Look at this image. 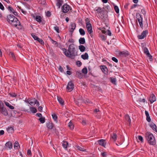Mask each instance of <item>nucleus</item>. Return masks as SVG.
I'll use <instances>...</instances> for the list:
<instances>
[{"instance_id": "38", "label": "nucleus", "mask_w": 157, "mask_h": 157, "mask_svg": "<svg viewBox=\"0 0 157 157\" xmlns=\"http://www.w3.org/2000/svg\"><path fill=\"white\" fill-rule=\"evenodd\" d=\"M30 111L33 113H35L37 112L36 109L33 107H30Z\"/></svg>"}, {"instance_id": "13", "label": "nucleus", "mask_w": 157, "mask_h": 157, "mask_svg": "<svg viewBox=\"0 0 157 157\" xmlns=\"http://www.w3.org/2000/svg\"><path fill=\"white\" fill-rule=\"evenodd\" d=\"M36 99L35 98H32V99H28L27 101H25L27 103H28L32 106L34 105V104L36 101Z\"/></svg>"}, {"instance_id": "59", "label": "nucleus", "mask_w": 157, "mask_h": 157, "mask_svg": "<svg viewBox=\"0 0 157 157\" xmlns=\"http://www.w3.org/2000/svg\"><path fill=\"white\" fill-rule=\"evenodd\" d=\"M32 36L33 39L35 40H37L39 38L37 36L35 35L32 34Z\"/></svg>"}, {"instance_id": "33", "label": "nucleus", "mask_w": 157, "mask_h": 157, "mask_svg": "<svg viewBox=\"0 0 157 157\" xmlns=\"http://www.w3.org/2000/svg\"><path fill=\"white\" fill-rule=\"evenodd\" d=\"M14 147L15 149H18L20 147V146L18 142L16 141L14 144Z\"/></svg>"}, {"instance_id": "19", "label": "nucleus", "mask_w": 157, "mask_h": 157, "mask_svg": "<svg viewBox=\"0 0 157 157\" xmlns=\"http://www.w3.org/2000/svg\"><path fill=\"white\" fill-rule=\"evenodd\" d=\"M57 2L56 5L58 6V8H60V6L63 3V0H56Z\"/></svg>"}, {"instance_id": "53", "label": "nucleus", "mask_w": 157, "mask_h": 157, "mask_svg": "<svg viewBox=\"0 0 157 157\" xmlns=\"http://www.w3.org/2000/svg\"><path fill=\"white\" fill-rule=\"evenodd\" d=\"M147 57H149V59L151 61H152L153 60L152 56L151 55L150 53L147 54Z\"/></svg>"}, {"instance_id": "64", "label": "nucleus", "mask_w": 157, "mask_h": 157, "mask_svg": "<svg viewBox=\"0 0 157 157\" xmlns=\"http://www.w3.org/2000/svg\"><path fill=\"white\" fill-rule=\"evenodd\" d=\"M46 16L47 17H50L51 15V13L49 11H48L46 13Z\"/></svg>"}, {"instance_id": "7", "label": "nucleus", "mask_w": 157, "mask_h": 157, "mask_svg": "<svg viewBox=\"0 0 157 157\" xmlns=\"http://www.w3.org/2000/svg\"><path fill=\"white\" fill-rule=\"evenodd\" d=\"M7 18L8 21L10 24L12 23L14 20L16 21L17 20V18L11 14H9L7 16Z\"/></svg>"}, {"instance_id": "24", "label": "nucleus", "mask_w": 157, "mask_h": 157, "mask_svg": "<svg viewBox=\"0 0 157 157\" xmlns=\"http://www.w3.org/2000/svg\"><path fill=\"white\" fill-rule=\"evenodd\" d=\"M81 57L84 60L88 59L89 58V56L87 53H85L84 55H82Z\"/></svg>"}, {"instance_id": "5", "label": "nucleus", "mask_w": 157, "mask_h": 157, "mask_svg": "<svg viewBox=\"0 0 157 157\" xmlns=\"http://www.w3.org/2000/svg\"><path fill=\"white\" fill-rule=\"evenodd\" d=\"M116 54L118 57L123 58L125 57L128 55V52L126 51H117L116 52Z\"/></svg>"}, {"instance_id": "12", "label": "nucleus", "mask_w": 157, "mask_h": 157, "mask_svg": "<svg viewBox=\"0 0 157 157\" xmlns=\"http://www.w3.org/2000/svg\"><path fill=\"white\" fill-rule=\"evenodd\" d=\"M149 100L150 102L152 103L156 100V97L155 95L153 94H150L149 98Z\"/></svg>"}, {"instance_id": "63", "label": "nucleus", "mask_w": 157, "mask_h": 157, "mask_svg": "<svg viewBox=\"0 0 157 157\" xmlns=\"http://www.w3.org/2000/svg\"><path fill=\"white\" fill-rule=\"evenodd\" d=\"M146 120L148 122L151 121V119L149 116L146 117Z\"/></svg>"}, {"instance_id": "25", "label": "nucleus", "mask_w": 157, "mask_h": 157, "mask_svg": "<svg viewBox=\"0 0 157 157\" xmlns=\"http://www.w3.org/2000/svg\"><path fill=\"white\" fill-rule=\"evenodd\" d=\"M136 16L138 21L143 19L142 16L139 13H136Z\"/></svg>"}, {"instance_id": "31", "label": "nucleus", "mask_w": 157, "mask_h": 157, "mask_svg": "<svg viewBox=\"0 0 157 157\" xmlns=\"http://www.w3.org/2000/svg\"><path fill=\"white\" fill-rule=\"evenodd\" d=\"M57 99L61 105H63L64 104V101L61 97H58Z\"/></svg>"}, {"instance_id": "8", "label": "nucleus", "mask_w": 157, "mask_h": 157, "mask_svg": "<svg viewBox=\"0 0 157 157\" xmlns=\"http://www.w3.org/2000/svg\"><path fill=\"white\" fill-rule=\"evenodd\" d=\"M148 31L147 30L144 31L141 33V35H138L137 37L139 39H143L148 34Z\"/></svg>"}, {"instance_id": "60", "label": "nucleus", "mask_w": 157, "mask_h": 157, "mask_svg": "<svg viewBox=\"0 0 157 157\" xmlns=\"http://www.w3.org/2000/svg\"><path fill=\"white\" fill-rule=\"evenodd\" d=\"M0 9L2 10H4V7L2 4L0 2Z\"/></svg>"}, {"instance_id": "36", "label": "nucleus", "mask_w": 157, "mask_h": 157, "mask_svg": "<svg viewBox=\"0 0 157 157\" xmlns=\"http://www.w3.org/2000/svg\"><path fill=\"white\" fill-rule=\"evenodd\" d=\"M52 116L53 118V119L54 120V121L56 122H57V115L55 113H53L52 115Z\"/></svg>"}, {"instance_id": "30", "label": "nucleus", "mask_w": 157, "mask_h": 157, "mask_svg": "<svg viewBox=\"0 0 157 157\" xmlns=\"http://www.w3.org/2000/svg\"><path fill=\"white\" fill-rule=\"evenodd\" d=\"M75 147L78 150L82 151H86V149H85L84 148H83L79 146L76 145L75 146Z\"/></svg>"}, {"instance_id": "10", "label": "nucleus", "mask_w": 157, "mask_h": 157, "mask_svg": "<svg viewBox=\"0 0 157 157\" xmlns=\"http://www.w3.org/2000/svg\"><path fill=\"white\" fill-rule=\"evenodd\" d=\"M117 138V135L115 133H113L111 134L110 141L111 142H114L116 141Z\"/></svg>"}, {"instance_id": "6", "label": "nucleus", "mask_w": 157, "mask_h": 157, "mask_svg": "<svg viewBox=\"0 0 157 157\" xmlns=\"http://www.w3.org/2000/svg\"><path fill=\"white\" fill-rule=\"evenodd\" d=\"M0 112L5 116H7L8 114V111L6 108L4 107L3 103L0 105Z\"/></svg>"}, {"instance_id": "27", "label": "nucleus", "mask_w": 157, "mask_h": 157, "mask_svg": "<svg viewBox=\"0 0 157 157\" xmlns=\"http://www.w3.org/2000/svg\"><path fill=\"white\" fill-rule=\"evenodd\" d=\"M7 131L9 133H12L14 132V129L13 127L10 126L7 128Z\"/></svg>"}, {"instance_id": "52", "label": "nucleus", "mask_w": 157, "mask_h": 157, "mask_svg": "<svg viewBox=\"0 0 157 157\" xmlns=\"http://www.w3.org/2000/svg\"><path fill=\"white\" fill-rule=\"evenodd\" d=\"M63 53L64 54V55L67 56L68 57L70 58L69 53H68L67 52V50L64 52Z\"/></svg>"}, {"instance_id": "14", "label": "nucleus", "mask_w": 157, "mask_h": 157, "mask_svg": "<svg viewBox=\"0 0 157 157\" xmlns=\"http://www.w3.org/2000/svg\"><path fill=\"white\" fill-rule=\"evenodd\" d=\"M11 24L15 27H16L17 25H20V21L17 18V20H16V21L14 20L12 23H11Z\"/></svg>"}, {"instance_id": "62", "label": "nucleus", "mask_w": 157, "mask_h": 157, "mask_svg": "<svg viewBox=\"0 0 157 157\" xmlns=\"http://www.w3.org/2000/svg\"><path fill=\"white\" fill-rule=\"evenodd\" d=\"M138 139L141 142H143V138L142 136H138Z\"/></svg>"}, {"instance_id": "17", "label": "nucleus", "mask_w": 157, "mask_h": 157, "mask_svg": "<svg viewBox=\"0 0 157 157\" xmlns=\"http://www.w3.org/2000/svg\"><path fill=\"white\" fill-rule=\"evenodd\" d=\"M150 126L153 131L157 132V127L155 124L152 123L150 124Z\"/></svg>"}, {"instance_id": "39", "label": "nucleus", "mask_w": 157, "mask_h": 157, "mask_svg": "<svg viewBox=\"0 0 157 157\" xmlns=\"http://www.w3.org/2000/svg\"><path fill=\"white\" fill-rule=\"evenodd\" d=\"M85 21H86V26H89V25H91V24H90V21L89 20V19L88 18H87L86 20H85Z\"/></svg>"}, {"instance_id": "15", "label": "nucleus", "mask_w": 157, "mask_h": 157, "mask_svg": "<svg viewBox=\"0 0 157 157\" xmlns=\"http://www.w3.org/2000/svg\"><path fill=\"white\" fill-rule=\"evenodd\" d=\"M99 145L105 147L106 145L105 140L101 139L98 141Z\"/></svg>"}, {"instance_id": "37", "label": "nucleus", "mask_w": 157, "mask_h": 157, "mask_svg": "<svg viewBox=\"0 0 157 157\" xmlns=\"http://www.w3.org/2000/svg\"><path fill=\"white\" fill-rule=\"evenodd\" d=\"M79 31L80 35H81L83 36L85 34V31L83 29L80 28L79 29Z\"/></svg>"}, {"instance_id": "44", "label": "nucleus", "mask_w": 157, "mask_h": 157, "mask_svg": "<svg viewBox=\"0 0 157 157\" xmlns=\"http://www.w3.org/2000/svg\"><path fill=\"white\" fill-rule=\"evenodd\" d=\"M144 52L147 55L149 53L148 50L147 48L145 47L144 48Z\"/></svg>"}, {"instance_id": "58", "label": "nucleus", "mask_w": 157, "mask_h": 157, "mask_svg": "<svg viewBox=\"0 0 157 157\" xmlns=\"http://www.w3.org/2000/svg\"><path fill=\"white\" fill-rule=\"evenodd\" d=\"M27 155L30 156H32V153L30 150H28L27 151Z\"/></svg>"}, {"instance_id": "48", "label": "nucleus", "mask_w": 157, "mask_h": 157, "mask_svg": "<svg viewBox=\"0 0 157 157\" xmlns=\"http://www.w3.org/2000/svg\"><path fill=\"white\" fill-rule=\"evenodd\" d=\"M37 40L42 45H44V43L41 39H40L39 38Z\"/></svg>"}, {"instance_id": "49", "label": "nucleus", "mask_w": 157, "mask_h": 157, "mask_svg": "<svg viewBox=\"0 0 157 157\" xmlns=\"http://www.w3.org/2000/svg\"><path fill=\"white\" fill-rule=\"evenodd\" d=\"M9 95H10L11 97L15 98L17 96L16 94L14 93H10Z\"/></svg>"}, {"instance_id": "28", "label": "nucleus", "mask_w": 157, "mask_h": 157, "mask_svg": "<svg viewBox=\"0 0 157 157\" xmlns=\"http://www.w3.org/2000/svg\"><path fill=\"white\" fill-rule=\"evenodd\" d=\"M125 119L130 124H131V119L128 114H126L125 116Z\"/></svg>"}, {"instance_id": "40", "label": "nucleus", "mask_w": 157, "mask_h": 157, "mask_svg": "<svg viewBox=\"0 0 157 157\" xmlns=\"http://www.w3.org/2000/svg\"><path fill=\"white\" fill-rule=\"evenodd\" d=\"M139 23L140 27L141 28H143V19L138 21Z\"/></svg>"}, {"instance_id": "45", "label": "nucleus", "mask_w": 157, "mask_h": 157, "mask_svg": "<svg viewBox=\"0 0 157 157\" xmlns=\"http://www.w3.org/2000/svg\"><path fill=\"white\" fill-rule=\"evenodd\" d=\"M114 8L116 13H119V8L117 6L115 5L114 6Z\"/></svg>"}, {"instance_id": "51", "label": "nucleus", "mask_w": 157, "mask_h": 157, "mask_svg": "<svg viewBox=\"0 0 157 157\" xmlns=\"http://www.w3.org/2000/svg\"><path fill=\"white\" fill-rule=\"evenodd\" d=\"M70 25L71 26V28L73 29H75L76 27V24L75 23H72Z\"/></svg>"}, {"instance_id": "29", "label": "nucleus", "mask_w": 157, "mask_h": 157, "mask_svg": "<svg viewBox=\"0 0 157 157\" xmlns=\"http://www.w3.org/2000/svg\"><path fill=\"white\" fill-rule=\"evenodd\" d=\"M79 42L80 44H84L85 43V40L84 38L81 37L79 40Z\"/></svg>"}, {"instance_id": "26", "label": "nucleus", "mask_w": 157, "mask_h": 157, "mask_svg": "<svg viewBox=\"0 0 157 157\" xmlns=\"http://www.w3.org/2000/svg\"><path fill=\"white\" fill-rule=\"evenodd\" d=\"M34 17H35L36 20L39 22V23H40L42 21V18L40 16H37L35 17V16H34Z\"/></svg>"}, {"instance_id": "23", "label": "nucleus", "mask_w": 157, "mask_h": 157, "mask_svg": "<svg viewBox=\"0 0 157 157\" xmlns=\"http://www.w3.org/2000/svg\"><path fill=\"white\" fill-rule=\"evenodd\" d=\"M47 127L49 129H52L54 127V124L52 123L49 122L47 124Z\"/></svg>"}, {"instance_id": "50", "label": "nucleus", "mask_w": 157, "mask_h": 157, "mask_svg": "<svg viewBox=\"0 0 157 157\" xmlns=\"http://www.w3.org/2000/svg\"><path fill=\"white\" fill-rule=\"evenodd\" d=\"M37 1L40 4H44L45 3V0H37Z\"/></svg>"}, {"instance_id": "4", "label": "nucleus", "mask_w": 157, "mask_h": 157, "mask_svg": "<svg viewBox=\"0 0 157 157\" xmlns=\"http://www.w3.org/2000/svg\"><path fill=\"white\" fill-rule=\"evenodd\" d=\"M99 29H100L102 33L103 34V35H100L101 39L102 40H105L106 39V35L108 34V29H107L105 27H103L101 29L99 28Z\"/></svg>"}, {"instance_id": "22", "label": "nucleus", "mask_w": 157, "mask_h": 157, "mask_svg": "<svg viewBox=\"0 0 157 157\" xmlns=\"http://www.w3.org/2000/svg\"><path fill=\"white\" fill-rule=\"evenodd\" d=\"M4 102L6 105L10 109H14V107L11 105L9 103L6 101H4Z\"/></svg>"}, {"instance_id": "42", "label": "nucleus", "mask_w": 157, "mask_h": 157, "mask_svg": "<svg viewBox=\"0 0 157 157\" xmlns=\"http://www.w3.org/2000/svg\"><path fill=\"white\" fill-rule=\"evenodd\" d=\"M39 120L41 123H44L45 121V118L44 117H41L39 119Z\"/></svg>"}, {"instance_id": "9", "label": "nucleus", "mask_w": 157, "mask_h": 157, "mask_svg": "<svg viewBox=\"0 0 157 157\" xmlns=\"http://www.w3.org/2000/svg\"><path fill=\"white\" fill-rule=\"evenodd\" d=\"M74 88V85L72 82L70 81L68 83L66 89L69 92H71L73 89Z\"/></svg>"}, {"instance_id": "56", "label": "nucleus", "mask_w": 157, "mask_h": 157, "mask_svg": "<svg viewBox=\"0 0 157 157\" xmlns=\"http://www.w3.org/2000/svg\"><path fill=\"white\" fill-rule=\"evenodd\" d=\"M82 64V63L79 61H78L76 62V65L79 67H80Z\"/></svg>"}, {"instance_id": "2", "label": "nucleus", "mask_w": 157, "mask_h": 157, "mask_svg": "<svg viewBox=\"0 0 157 157\" xmlns=\"http://www.w3.org/2000/svg\"><path fill=\"white\" fill-rule=\"evenodd\" d=\"M145 137L150 144L154 145L155 144V139L152 134L147 132L146 133Z\"/></svg>"}, {"instance_id": "16", "label": "nucleus", "mask_w": 157, "mask_h": 157, "mask_svg": "<svg viewBox=\"0 0 157 157\" xmlns=\"http://www.w3.org/2000/svg\"><path fill=\"white\" fill-rule=\"evenodd\" d=\"M110 82L111 83L115 85H116L117 84V79L116 78L114 77H110L109 78Z\"/></svg>"}, {"instance_id": "41", "label": "nucleus", "mask_w": 157, "mask_h": 157, "mask_svg": "<svg viewBox=\"0 0 157 157\" xmlns=\"http://www.w3.org/2000/svg\"><path fill=\"white\" fill-rule=\"evenodd\" d=\"M50 40L52 42V44H53L55 45H56V47H58V44L57 42L53 40L52 39L50 38Z\"/></svg>"}, {"instance_id": "35", "label": "nucleus", "mask_w": 157, "mask_h": 157, "mask_svg": "<svg viewBox=\"0 0 157 157\" xmlns=\"http://www.w3.org/2000/svg\"><path fill=\"white\" fill-rule=\"evenodd\" d=\"M76 74V76L79 78H82V75L80 71L77 72Z\"/></svg>"}, {"instance_id": "3", "label": "nucleus", "mask_w": 157, "mask_h": 157, "mask_svg": "<svg viewBox=\"0 0 157 157\" xmlns=\"http://www.w3.org/2000/svg\"><path fill=\"white\" fill-rule=\"evenodd\" d=\"M68 52L70 54V58L73 59V57L77 55V52L75 48V45L74 44H70L68 47Z\"/></svg>"}, {"instance_id": "61", "label": "nucleus", "mask_w": 157, "mask_h": 157, "mask_svg": "<svg viewBox=\"0 0 157 157\" xmlns=\"http://www.w3.org/2000/svg\"><path fill=\"white\" fill-rule=\"evenodd\" d=\"M43 108L41 106H39L38 108V110L40 112L42 111Z\"/></svg>"}, {"instance_id": "43", "label": "nucleus", "mask_w": 157, "mask_h": 157, "mask_svg": "<svg viewBox=\"0 0 157 157\" xmlns=\"http://www.w3.org/2000/svg\"><path fill=\"white\" fill-rule=\"evenodd\" d=\"M82 72L84 74H86L87 73V70L86 67L84 68L82 70Z\"/></svg>"}, {"instance_id": "32", "label": "nucleus", "mask_w": 157, "mask_h": 157, "mask_svg": "<svg viewBox=\"0 0 157 157\" xmlns=\"http://www.w3.org/2000/svg\"><path fill=\"white\" fill-rule=\"evenodd\" d=\"M79 49L81 52H83L85 51L86 48L82 45H80L78 47Z\"/></svg>"}, {"instance_id": "20", "label": "nucleus", "mask_w": 157, "mask_h": 157, "mask_svg": "<svg viewBox=\"0 0 157 157\" xmlns=\"http://www.w3.org/2000/svg\"><path fill=\"white\" fill-rule=\"evenodd\" d=\"M86 27L88 32L91 34L93 33L91 25L86 26Z\"/></svg>"}, {"instance_id": "46", "label": "nucleus", "mask_w": 157, "mask_h": 157, "mask_svg": "<svg viewBox=\"0 0 157 157\" xmlns=\"http://www.w3.org/2000/svg\"><path fill=\"white\" fill-rule=\"evenodd\" d=\"M9 55L11 57H12V58L14 60H15L16 59V58L15 57V56L13 52H10L9 54Z\"/></svg>"}, {"instance_id": "47", "label": "nucleus", "mask_w": 157, "mask_h": 157, "mask_svg": "<svg viewBox=\"0 0 157 157\" xmlns=\"http://www.w3.org/2000/svg\"><path fill=\"white\" fill-rule=\"evenodd\" d=\"M68 126L70 127L71 129H73L74 128V126L73 123L71 122H70L69 123Z\"/></svg>"}, {"instance_id": "18", "label": "nucleus", "mask_w": 157, "mask_h": 157, "mask_svg": "<svg viewBox=\"0 0 157 157\" xmlns=\"http://www.w3.org/2000/svg\"><path fill=\"white\" fill-rule=\"evenodd\" d=\"M100 68L102 71L105 74L107 73V71L108 70V69L105 66H100Z\"/></svg>"}, {"instance_id": "54", "label": "nucleus", "mask_w": 157, "mask_h": 157, "mask_svg": "<svg viewBox=\"0 0 157 157\" xmlns=\"http://www.w3.org/2000/svg\"><path fill=\"white\" fill-rule=\"evenodd\" d=\"M54 29L57 33H59V29L58 27L57 26H55L54 27Z\"/></svg>"}, {"instance_id": "21", "label": "nucleus", "mask_w": 157, "mask_h": 157, "mask_svg": "<svg viewBox=\"0 0 157 157\" xmlns=\"http://www.w3.org/2000/svg\"><path fill=\"white\" fill-rule=\"evenodd\" d=\"M5 146L11 149L12 148L13 144L11 142L9 141L6 144Z\"/></svg>"}, {"instance_id": "34", "label": "nucleus", "mask_w": 157, "mask_h": 157, "mask_svg": "<svg viewBox=\"0 0 157 157\" xmlns=\"http://www.w3.org/2000/svg\"><path fill=\"white\" fill-rule=\"evenodd\" d=\"M67 145H68V143L67 141H63V142L62 146L64 148H66L67 147Z\"/></svg>"}, {"instance_id": "55", "label": "nucleus", "mask_w": 157, "mask_h": 157, "mask_svg": "<svg viewBox=\"0 0 157 157\" xmlns=\"http://www.w3.org/2000/svg\"><path fill=\"white\" fill-rule=\"evenodd\" d=\"M112 59L113 61L116 63H117L118 62V59L115 57H113L112 58Z\"/></svg>"}, {"instance_id": "1", "label": "nucleus", "mask_w": 157, "mask_h": 157, "mask_svg": "<svg viewBox=\"0 0 157 157\" xmlns=\"http://www.w3.org/2000/svg\"><path fill=\"white\" fill-rule=\"evenodd\" d=\"M98 12L100 13V14L101 16V18L104 20V22L106 24L108 21V15L107 13H108V6H105L103 7V10L99 7L96 10Z\"/></svg>"}, {"instance_id": "11", "label": "nucleus", "mask_w": 157, "mask_h": 157, "mask_svg": "<svg viewBox=\"0 0 157 157\" xmlns=\"http://www.w3.org/2000/svg\"><path fill=\"white\" fill-rule=\"evenodd\" d=\"M70 6L67 4H64L62 7V12L63 13H66L69 11Z\"/></svg>"}, {"instance_id": "57", "label": "nucleus", "mask_w": 157, "mask_h": 157, "mask_svg": "<svg viewBox=\"0 0 157 157\" xmlns=\"http://www.w3.org/2000/svg\"><path fill=\"white\" fill-rule=\"evenodd\" d=\"M8 9L12 13L15 11L10 6L8 7Z\"/></svg>"}]
</instances>
